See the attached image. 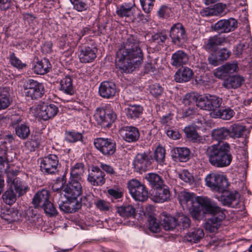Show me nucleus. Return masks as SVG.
I'll list each match as a JSON object with an SVG mask.
<instances>
[{
    "instance_id": "obj_39",
    "label": "nucleus",
    "mask_w": 252,
    "mask_h": 252,
    "mask_svg": "<svg viewBox=\"0 0 252 252\" xmlns=\"http://www.w3.org/2000/svg\"><path fill=\"white\" fill-rule=\"evenodd\" d=\"M184 131L187 137L194 142H201L203 140L202 137L198 134L192 126H186Z\"/></svg>"
},
{
    "instance_id": "obj_60",
    "label": "nucleus",
    "mask_w": 252,
    "mask_h": 252,
    "mask_svg": "<svg viewBox=\"0 0 252 252\" xmlns=\"http://www.w3.org/2000/svg\"><path fill=\"white\" fill-rule=\"evenodd\" d=\"M149 19L150 17L148 15H145L141 11H139L135 16H133L131 22L145 24L149 21Z\"/></svg>"
},
{
    "instance_id": "obj_50",
    "label": "nucleus",
    "mask_w": 252,
    "mask_h": 252,
    "mask_svg": "<svg viewBox=\"0 0 252 252\" xmlns=\"http://www.w3.org/2000/svg\"><path fill=\"white\" fill-rule=\"evenodd\" d=\"M177 226L182 227L183 229L188 228L190 224V220L188 216L182 213L179 214L176 217Z\"/></svg>"
},
{
    "instance_id": "obj_9",
    "label": "nucleus",
    "mask_w": 252,
    "mask_h": 252,
    "mask_svg": "<svg viewBox=\"0 0 252 252\" xmlns=\"http://www.w3.org/2000/svg\"><path fill=\"white\" fill-rule=\"evenodd\" d=\"M41 171L45 174H55L61 167L58 156L50 154L41 159L40 162Z\"/></svg>"
},
{
    "instance_id": "obj_11",
    "label": "nucleus",
    "mask_w": 252,
    "mask_h": 252,
    "mask_svg": "<svg viewBox=\"0 0 252 252\" xmlns=\"http://www.w3.org/2000/svg\"><path fill=\"white\" fill-rule=\"evenodd\" d=\"M169 37L171 42L178 46L186 43L187 35L184 26L180 23L173 24L169 31Z\"/></svg>"
},
{
    "instance_id": "obj_3",
    "label": "nucleus",
    "mask_w": 252,
    "mask_h": 252,
    "mask_svg": "<svg viewBox=\"0 0 252 252\" xmlns=\"http://www.w3.org/2000/svg\"><path fill=\"white\" fill-rule=\"evenodd\" d=\"M203 204L206 208V213L212 215L205 224V229L210 232L217 231L221 225L222 220L225 218V215L223 210L215 205L211 206L209 202L203 201Z\"/></svg>"
},
{
    "instance_id": "obj_35",
    "label": "nucleus",
    "mask_w": 252,
    "mask_h": 252,
    "mask_svg": "<svg viewBox=\"0 0 252 252\" xmlns=\"http://www.w3.org/2000/svg\"><path fill=\"white\" fill-rule=\"evenodd\" d=\"M51 65L47 59L44 58L38 61L35 64L33 70L37 74L43 75L49 71Z\"/></svg>"
},
{
    "instance_id": "obj_56",
    "label": "nucleus",
    "mask_w": 252,
    "mask_h": 252,
    "mask_svg": "<svg viewBox=\"0 0 252 252\" xmlns=\"http://www.w3.org/2000/svg\"><path fill=\"white\" fill-rule=\"evenodd\" d=\"M59 206L60 209L66 213H71L76 211V209L74 207V205L71 202H62L59 204Z\"/></svg>"
},
{
    "instance_id": "obj_62",
    "label": "nucleus",
    "mask_w": 252,
    "mask_h": 252,
    "mask_svg": "<svg viewBox=\"0 0 252 252\" xmlns=\"http://www.w3.org/2000/svg\"><path fill=\"white\" fill-rule=\"evenodd\" d=\"M197 99V97L196 98L194 94H188L184 96L182 102L185 105L190 106L196 102Z\"/></svg>"
},
{
    "instance_id": "obj_2",
    "label": "nucleus",
    "mask_w": 252,
    "mask_h": 252,
    "mask_svg": "<svg viewBox=\"0 0 252 252\" xmlns=\"http://www.w3.org/2000/svg\"><path fill=\"white\" fill-rule=\"evenodd\" d=\"M206 155L210 164L217 168L229 166L233 158L230 146L227 143L220 145L213 144L208 147Z\"/></svg>"
},
{
    "instance_id": "obj_63",
    "label": "nucleus",
    "mask_w": 252,
    "mask_h": 252,
    "mask_svg": "<svg viewBox=\"0 0 252 252\" xmlns=\"http://www.w3.org/2000/svg\"><path fill=\"white\" fill-rule=\"evenodd\" d=\"M167 39V36L162 32H158L153 35L152 40L153 41L161 44L164 43L165 41Z\"/></svg>"
},
{
    "instance_id": "obj_57",
    "label": "nucleus",
    "mask_w": 252,
    "mask_h": 252,
    "mask_svg": "<svg viewBox=\"0 0 252 252\" xmlns=\"http://www.w3.org/2000/svg\"><path fill=\"white\" fill-rule=\"evenodd\" d=\"M150 230L154 233L160 231V227L158 220L154 217L150 216L149 219Z\"/></svg>"
},
{
    "instance_id": "obj_45",
    "label": "nucleus",
    "mask_w": 252,
    "mask_h": 252,
    "mask_svg": "<svg viewBox=\"0 0 252 252\" xmlns=\"http://www.w3.org/2000/svg\"><path fill=\"white\" fill-rule=\"evenodd\" d=\"M117 212L121 217L128 218L135 215V210L131 205H123L117 208Z\"/></svg>"
},
{
    "instance_id": "obj_22",
    "label": "nucleus",
    "mask_w": 252,
    "mask_h": 252,
    "mask_svg": "<svg viewBox=\"0 0 252 252\" xmlns=\"http://www.w3.org/2000/svg\"><path fill=\"white\" fill-rule=\"evenodd\" d=\"M238 68L237 62L227 63L218 68L215 72V75L218 78L223 79L228 74H232L237 71Z\"/></svg>"
},
{
    "instance_id": "obj_20",
    "label": "nucleus",
    "mask_w": 252,
    "mask_h": 252,
    "mask_svg": "<svg viewBox=\"0 0 252 252\" xmlns=\"http://www.w3.org/2000/svg\"><path fill=\"white\" fill-rule=\"evenodd\" d=\"M119 132L123 139L129 143L137 141L140 136L138 128L132 126H124L120 129Z\"/></svg>"
},
{
    "instance_id": "obj_37",
    "label": "nucleus",
    "mask_w": 252,
    "mask_h": 252,
    "mask_svg": "<svg viewBox=\"0 0 252 252\" xmlns=\"http://www.w3.org/2000/svg\"><path fill=\"white\" fill-rule=\"evenodd\" d=\"M229 131L225 127L214 129L211 132L212 139L218 142L227 139L229 137Z\"/></svg>"
},
{
    "instance_id": "obj_15",
    "label": "nucleus",
    "mask_w": 252,
    "mask_h": 252,
    "mask_svg": "<svg viewBox=\"0 0 252 252\" xmlns=\"http://www.w3.org/2000/svg\"><path fill=\"white\" fill-rule=\"evenodd\" d=\"M207 201L209 202L211 206H215L216 204L212 202L211 200L206 197H201L198 199V200L195 201L192 206L190 208H188L187 210H189L192 217L196 220H199L202 216V214L205 213H206V208L203 204V201Z\"/></svg>"
},
{
    "instance_id": "obj_6",
    "label": "nucleus",
    "mask_w": 252,
    "mask_h": 252,
    "mask_svg": "<svg viewBox=\"0 0 252 252\" xmlns=\"http://www.w3.org/2000/svg\"><path fill=\"white\" fill-rule=\"evenodd\" d=\"M222 102L221 98L217 95L206 94L197 97L196 104L202 109L215 112L220 107Z\"/></svg>"
},
{
    "instance_id": "obj_17",
    "label": "nucleus",
    "mask_w": 252,
    "mask_h": 252,
    "mask_svg": "<svg viewBox=\"0 0 252 252\" xmlns=\"http://www.w3.org/2000/svg\"><path fill=\"white\" fill-rule=\"evenodd\" d=\"M97 49L89 46H80L78 47V56L82 63L92 62L96 57Z\"/></svg>"
},
{
    "instance_id": "obj_30",
    "label": "nucleus",
    "mask_w": 252,
    "mask_h": 252,
    "mask_svg": "<svg viewBox=\"0 0 252 252\" xmlns=\"http://www.w3.org/2000/svg\"><path fill=\"white\" fill-rule=\"evenodd\" d=\"M50 195V192L48 190L42 189L38 191L34 195L32 200L34 207L35 208L41 207L42 204L49 200Z\"/></svg>"
},
{
    "instance_id": "obj_5",
    "label": "nucleus",
    "mask_w": 252,
    "mask_h": 252,
    "mask_svg": "<svg viewBox=\"0 0 252 252\" xmlns=\"http://www.w3.org/2000/svg\"><path fill=\"white\" fill-rule=\"evenodd\" d=\"M206 185L212 190L220 192L228 189L229 184L226 177L222 175L211 173L205 179Z\"/></svg>"
},
{
    "instance_id": "obj_46",
    "label": "nucleus",
    "mask_w": 252,
    "mask_h": 252,
    "mask_svg": "<svg viewBox=\"0 0 252 252\" xmlns=\"http://www.w3.org/2000/svg\"><path fill=\"white\" fill-rule=\"evenodd\" d=\"M228 129L230 133L229 137L233 138L241 137L246 130L245 126L239 124H233Z\"/></svg>"
},
{
    "instance_id": "obj_31",
    "label": "nucleus",
    "mask_w": 252,
    "mask_h": 252,
    "mask_svg": "<svg viewBox=\"0 0 252 252\" xmlns=\"http://www.w3.org/2000/svg\"><path fill=\"white\" fill-rule=\"evenodd\" d=\"M172 157L175 161L186 162L190 158V152L187 148H176L172 150Z\"/></svg>"
},
{
    "instance_id": "obj_53",
    "label": "nucleus",
    "mask_w": 252,
    "mask_h": 252,
    "mask_svg": "<svg viewBox=\"0 0 252 252\" xmlns=\"http://www.w3.org/2000/svg\"><path fill=\"white\" fill-rule=\"evenodd\" d=\"M65 140L70 143H75L79 141H82L83 135L81 133L77 131H67L65 133Z\"/></svg>"
},
{
    "instance_id": "obj_33",
    "label": "nucleus",
    "mask_w": 252,
    "mask_h": 252,
    "mask_svg": "<svg viewBox=\"0 0 252 252\" xmlns=\"http://www.w3.org/2000/svg\"><path fill=\"white\" fill-rule=\"evenodd\" d=\"M10 184V187H12V189L15 190L18 196L23 195L29 189L27 184L19 178H14Z\"/></svg>"
},
{
    "instance_id": "obj_27",
    "label": "nucleus",
    "mask_w": 252,
    "mask_h": 252,
    "mask_svg": "<svg viewBox=\"0 0 252 252\" xmlns=\"http://www.w3.org/2000/svg\"><path fill=\"white\" fill-rule=\"evenodd\" d=\"M179 201L184 209H187L192 206V204L196 201L194 200V193L186 191H182L179 194Z\"/></svg>"
},
{
    "instance_id": "obj_23",
    "label": "nucleus",
    "mask_w": 252,
    "mask_h": 252,
    "mask_svg": "<svg viewBox=\"0 0 252 252\" xmlns=\"http://www.w3.org/2000/svg\"><path fill=\"white\" fill-rule=\"evenodd\" d=\"M134 6L133 3H124L117 7L116 13L120 18H125L127 22L131 21L134 13Z\"/></svg>"
},
{
    "instance_id": "obj_32",
    "label": "nucleus",
    "mask_w": 252,
    "mask_h": 252,
    "mask_svg": "<svg viewBox=\"0 0 252 252\" xmlns=\"http://www.w3.org/2000/svg\"><path fill=\"white\" fill-rule=\"evenodd\" d=\"M60 85L59 90L63 93L70 95L74 94L75 90L72 84V79L70 76H67L61 79Z\"/></svg>"
},
{
    "instance_id": "obj_12",
    "label": "nucleus",
    "mask_w": 252,
    "mask_h": 252,
    "mask_svg": "<svg viewBox=\"0 0 252 252\" xmlns=\"http://www.w3.org/2000/svg\"><path fill=\"white\" fill-rule=\"evenodd\" d=\"M238 27V22L233 18L220 20L212 25V29L220 33H228L234 31Z\"/></svg>"
},
{
    "instance_id": "obj_18",
    "label": "nucleus",
    "mask_w": 252,
    "mask_h": 252,
    "mask_svg": "<svg viewBox=\"0 0 252 252\" xmlns=\"http://www.w3.org/2000/svg\"><path fill=\"white\" fill-rule=\"evenodd\" d=\"M227 42V38L224 35L218 34L209 37L203 45V48L207 52H214L217 47Z\"/></svg>"
},
{
    "instance_id": "obj_24",
    "label": "nucleus",
    "mask_w": 252,
    "mask_h": 252,
    "mask_svg": "<svg viewBox=\"0 0 252 252\" xmlns=\"http://www.w3.org/2000/svg\"><path fill=\"white\" fill-rule=\"evenodd\" d=\"M188 61V54L182 50H178L172 55L170 63L173 66L179 67L186 64Z\"/></svg>"
},
{
    "instance_id": "obj_1",
    "label": "nucleus",
    "mask_w": 252,
    "mask_h": 252,
    "mask_svg": "<svg viewBox=\"0 0 252 252\" xmlns=\"http://www.w3.org/2000/svg\"><path fill=\"white\" fill-rule=\"evenodd\" d=\"M119 68L124 72L130 73L138 68L143 61V53L139 41L130 35L117 52Z\"/></svg>"
},
{
    "instance_id": "obj_14",
    "label": "nucleus",
    "mask_w": 252,
    "mask_h": 252,
    "mask_svg": "<svg viewBox=\"0 0 252 252\" xmlns=\"http://www.w3.org/2000/svg\"><path fill=\"white\" fill-rule=\"evenodd\" d=\"M153 159L147 153L137 154L133 161V166L136 172H145L151 165Z\"/></svg>"
},
{
    "instance_id": "obj_25",
    "label": "nucleus",
    "mask_w": 252,
    "mask_h": 252,
    "mask_svg": "<svg viewBox=\"0 0 252 252\" xmlns=\"http://www.w3.org/2000/svg\"><path fill=\"white\" fill-rule=\"evenodd\" d=\"M204 236V233L202 228H194L191 229L184 237L185 242L191 244L199 242Z\"/></svg>"
},
{
    "instance_id": "obj_54",
    "label": "nucleus",
    "mask_w": 252,
    "mask_h": 252,
    "mask_svg": "<svg viewBox=\"0 0 252 252\" xmlns=\"http://www.w3.org/2000/svg\"><path fill=\"white\" fill-rule=\"evenodd\" d=\"M73 5L74 9L78 12H83L87 10L88 6L87 0H69Z\"/></svg>"
},
{
    "instance_id": "obj_51",
    "label": "nucleus",
    "mask_w": 252,
    "mask_h": 252,
    "mask_svg": "<svg viewBox=\"0 0 252 252\" xmlns=\"http://www.w3.org/2000/svg\"><path fill=\"white\" fill-rule=\"evenodd\" d=\"M8 59L11 64L18 69H22L27 66V64L23 63L13 52H10Z\"/></svg>"
},
{
    "instance_id": "obj_28",
    "label": "nucleus",
    "mask_w": 252,
    "mask_h": 252,
    "mask_svg": "<svg viewBox=\"0 0 252 252\" xmlns=\"http://www.w3.org/2000/svg\"><path fill=\"white\" fill-rule=\"evenodd\" d=\"M245 81L240 75H233L227 77L222 83V86L226 89H237L240 87Z\"/></svg>"
},
{
    "instance_id": "obj_10",
    "label": "nucleus",
    "mask_w": 252,
    "mask_h": 252,
    "mask_svg": "<svg viewBox=\"0 0 252 252\" xmlns=\"http://www.w3.org/2000/svg\"><path fill=\"white\" fill-rule=\"evenodd\" d=\"M94 144L95 148L107 157L113 155L116 150V143L110 138H95L94 140Z\"/></svg>"
},
{
    "instance_id": "obj_55",
    "label": "nucleus",
    "mask_w": 252,
    "mask_h": 252,
    "mask_svg": "<svg viewBox=\"0 0 252 252\" xmlns=\"http://www.w3.org/2000/svg\"><path fill=\"white\" fill-rule=\"evenodd\" d=\"M178 174L179 178L185 183L191 184L194 182L193 176L187 170H183Z\"/></svg>"
},
{
    "instance_id": "obj_16",
    "label": "nucleus",
    "mask_w": 252,
    "mask_h": 252,
    "mask_svg": "<svg viewBox=\"0 0 252 252\" xmlns=\"http://www.w3.org/2000/svg\"><path fill=\"white\" fill-rule=\"evenodd\" d=\"M59 109L54 104L42 103L38 105L37 115L44 121L53 118L58 113Z\"/></svg>"
},
{
    "instance_id": "obj_7",
    "label": "nucleus",
    "mask_w": 252,
    "mask_h": 252,
    "mask_svg": "<svg viewBox=\"0 0 252 252\" xmlns=\"http://www.w3.org/2000/svg\"><path fill=\"white\" fill-rule=\"evenodd\" d=\"M94 117L98 124L104 127H109L117 118L116 114L108 107L97 108Z\"/></svg>"
},
{
    "instance_id": "obj_48",
    "label": "nucleus",
    "mask_w": 252,
    "mask_h": 252,
    "mask_svg": "<svg viewBox=\"0 0 252 252\" xmlns=\"http://www.w3.org/2000/svg\"><path fill=\"white\" fill-rule=\"evenodd\" d=\"M84 166L82 163H77L71 168L70 175L72 179L78 180L81 178L84 171Z\"/></svg>"
},
{
    "instance_id": "obj_42",
    "label": "nucleus",
    "mask_w": 252,
    "mask_h": 252,
    "mask_svg": "<svg viewBox=\"0 0 252 252\" xmlns=\"http://www.w3.org/2000/svg\"><path fill=\"white\" fill-rule=\"evenodd\" d=\"M3 201L6 204L11 205L14 203L17 199L16 193L14 191L12 187H9L2 195Z\"/></svg>"
},
{
    "instance_id": "obj_26",
    "label": "nucleus",
    "mask_w": 252,
    "mask_h": 252,
    "mask_svg": "<svg viewBox=\"0 0 252 252\" xmlns=\"http://www.w3.org/2000/svg\"><path fill=\"white\" fill-rule=\"evenodd\" d=\"M220 192L221 193V195L218 197V199L224 206L231 207L233 202L237 200L238 192L236 191H231L226 189Z\"/></svg>"
},
{
    "instance_id": "obj_8",
    "label": "nucleus",
    "mask_w": 252,
    "mask_h": 252,
    "mask_svg": "<svg viewBox=\"0 0 252 252\" xmlns=\"http://www.w3.org/2000/svg\"><path fill=\"white\" fill-rule=\"evenodd\" d=\"M132 197L135 200L144 202L148 198V191L145 186L136 179H131L127 184Z\"/></svg>"
},
{
    "instance_id": "obj_4",
    "label": "nucleus",
    "mask_w": 252,
    "mask_h": 252,
    "mask_svg": "<svg viewBox=\"0 0 252 252\" xmlns=\"http://www.w3.org/2000/svg\"><path fill=\"white\" fill-rule=\"evenodd\" d=\"M23 90L25 96L32 100L41 98L45 92L43 84L32 79L24 83Z\"/></svg>"
},
{
    "instance_id": "obj_59",
    "label": "nucleus",
    "mask_w": 252,
    "mask_h": 252,
    "mask_svg": "<svg viewBox=\"0 0 252 252\" xmlns=\"http://www.w3.org/2000/svg\"><path fill=\"white\" fill-rule=\"evenodd\" d=\"M150 92L154 96L158 98L162 95L163 89L159 84H155L150 86Z\"/></svg>"
},
{
    "instance_id": "obj_43",
    "label": "nucleus",
    "mask_w": 252,
    "mask_h": 252,
    "mask_svg": "<svg viewBox=\"0 0 252 252\" xmlns=\"http://www.w3.org/2000/svg\"><path fill=\"white\" fill-rule=\"evenodd\" d=\"M18 211L11 208L4 210L1 213L0 216L2 219L10 223L18 219Z\"/></svg>"
},
{
    "instance_id": "obj_40",
    "label": "nucleus",
    "mask_w": 252,
    "mask_h": 252,
    "mask_svg": "<svg viewBox=\"0 0 252 252\" xmlns=\"http://www.w3.org/2000/svg\"><path fill=\"white\" fill-rule=\"evenodd\" d=\"M145 178L153 188L157 189L164 186L163 180L157 174L153 173H148Z\"/></svg>"
},
{
    "instance_id": "obj_58",
    "label": "nucleus",
    "mask_w": 252,
    "mask_h": 252,
    "mask_svg": "<svg viewBox=\"0 0 252 252\" xmlns=\"http://www.w3.org/2000/svg\"><path fill=\"white\" fill-rule=\"evenodd\" d=\"M109 197H111V200L114 201V200L119 199L123 196V192L120 189H110L107 190Z\"/></svg>"
},
{
    "instance_id": "obj_47",
    "label": "nucleus",
    "mask_w": 252,
    "mask_h": 252,
    "mask_svg": "<svg viewBox=\"0 0 252 252\" xmlns=\"http://www.w3.org/2000/svg\"><path fill=\"white\" fill-rule=\"evenodd\" d=\"M40 208L44 210L45 214L48 217H54L58 214V210L54 204L50 200L42 204Z\"/></svg>"
},
{
    "instance_id": "obj_44",
    "label": "nucleus",
    "mask_w": 252,
    "mask_h": 252,
    "mask_svg": "<svg viewBox=\"0 0 252 252\" xmlns=\"http://www.w3.org/2000/svg\"><path fill=\"white\" fill-rule=\"evenodd\" d=\"M161 225L165 230H171L177 226L176 218L171 216L163 215L161 218Z\"/></svg>"
},
{
    "instance_id": "obj_61",
    "label": "nucleus",
    "mask_w": 252,
    "mask_h": 252,
    "mask_svg": "<svg viewBox=\"0 0 252 252\" xmlns=\"http://www.w3.org/2000/svg\"><path fill=\"white\" fill-rule=\"evenodd\" d=\"M142 9L147 14L149 13L153 9V2L155 0H140Z\"/></svg>"
},
{
    "instance_id": "obj_21",
    "label": "nucleus",
    "mask_w": 252,
    "mask_h": 252,
    "mask_svg": "<svg viewBox=\"0 0 252 252\" xmlns=\"http://www.w3.org/2000/svg\"><path fill=\"white\" fill-rule=\"evenodd\" d=\"M116 92V86L112 82L104 81L99 85L98 93L99 95L104 98L109 99L113 97Z\"/></svg>"
},
{
    "instance_id": "obj_29",
    "label": "nucleus",
    "mask_w": 252,
    "mask_h": 252,
    "mask_svg": "<svg viewBox=\"0 0 252 252\" xmlns=\"http://www.w3.org/2000/svg\"><path fill=\"white\" fill-rule=\"evenodd\" d=\"M193 75V72L190 68L185 67L177 70L174 75V80L178 83L187 82L192 78Z\"/></svg>"
},
{
    "instance_id": "obj_41",
    "label": "nucleus",
    "mask_w": 252,
    "mask_h": 252,
    "mask_svg": "<svg viewBox=\"0 0 252 252\" xmlns=\"http://www.w3.org/2000/svg\"><path fill=\"white\" fill-rule=\"evenodd\" d=\"M14 129L16 135L22 140L27 139L30 135L31 131L28 124L23 123L20 126H17Z\"/></svg>"
},
{
    "instance_id": "obj_64",
    "label": "nucleus",
    "mask_w": 252,
    "mask_h": 252,
    "mask_svg": "<svg viewBox=\"0 0 252 252\" xmlns=\"http://www.w3.org/2000/svg\"><path fill=\"white\" fill-rule=\"evenodd\" d=\"M11 90L8 87H0V97L6 101H10Z\"/></svg>"
},
{
    "instance_id": "obj_13",
    "label": "nucleus",
    "mask_w": 252,
    "mask_h": 252,
    "mask_svg": "<svg viewBox=\"0 0 252 252\" xmlns=\"http://www.w3.org/2000/svg\"><path fill=\"white\" fill-rule=\"evenodd\" d=\"M63 191L66 199L70 201L75 200L82 193V186L77 180L72 179L64 188Z\"/></svg>"
},
{
    "instance_id": "obj_38",
    "label": "nucleus",
    "mask_w": 252,
    "mask_h": 252,
    "mask_svg": "<svg viewBox=\"0 0 252 252\" xmlns=\"http://www.w3.org/2000/svg\"><path fill=\"white\" fill-rule=\"evenodd\" d=\"M235 112L230 108H225L218 110L216 112H212L211 115L215 118H220L223 120H230L234 115Z\"/></svg>"
},
{
    "instance_id": "obj_52",
    "label": "nucleus",
    "mask_w": 252,
    "mask_h": 252,
    "mask_svg": "<svg viewBox=\"0 0 252 252\" xmlns=\"http://www.w3.org/2000/svg\"><path fill=\"white\" fill-rule=\"evenodd\" d=\"M165 150L161 146H158L154 152V158L159 164H162L165 160Z\"/></svg>"
},
{
    "instance_id": "obj_49",
    "label": "nucleus",
    "mask_w": 252,
    "mask_h": 252,
    "mask_svg": "<svg viewBox=\"0 0 252 252\" xmlns=\"http://www.w3.org/2000/svg\"><path fill=\"white\" fill-rule=\"evenodd\" d=\"M8 149L4 146H0V169L4 167L5 164L9 165V159L8 155Z\"/></svg>"
},
{
    "instance_id": "obj_34",
    "label": "nucleus",
    "mask_w": 252,
    "mask_h": 252,
    "mask_svg": "<svg viewBox=\"0 0 252 252\" xmlns=\"http://www.w3.org/2000/svg\"><path fill=\"white\" fill-rule=\"evenodd\" d=\"M170 191L168 189L161 187L156 189L153 195V200L156 202H163L170 198Z\"/></svg>"
},
{
    "instance_id": "obj_36",
    "label": "nucleus",
    "mask_w": 252,
    "mask_h": 252,
    "mask_svg": "<svg viewBox=\"0 0 252 252\" xmlns=\"http://www.w3.org/2000/svg\"><path fill=\"white\" fill-rule=\"evenodd\" d=\"M126 111L128 118L136 119L143 114V108L140 105H129L126 109Z\"/></svg>"
},
{
    "instance_id": "obj_19",
    "label": "nucleus",
    "mask_w": 252,
    "mask_h": 252,
    "mask_svg": "<svg viewBox=\"0 0 252 252\" xmlns=\"http://www.w3.org/2000/svg\"><path fill=\"white\" fill-rule=\"evenodd\" d=\"M105 174L98 166H93L87 180L94 186L103 185L105 182Z\"/></svg>"
}]
</instances>
